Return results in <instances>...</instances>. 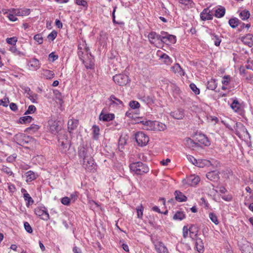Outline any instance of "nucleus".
<instances>
[{"label":"nucleus","mask_w":253,"mask_h":253,"mask_svg":"<svg viewBox=\"0 0 253 253\" xmlns=\"http://www.w3.org/2000/svg\"><path fill=\"white\" fill-rule=\"evenodd\" d=\"M58 142L59 150L62 153L67 155L69 158L75 156L76 151L74 148H71L70 140L64 130L59 133Z\"/></svg>","instance_id":"obj_1"},{"label":"nucleus","mask_w":253,"mask_h":253,"mask_svg":"<svg viewBox=\"0 0 253 253\" xmlns=\"http://www.w3.org/2000/svg\"><path fill=\"white\" fill-rule=\"evenodd\" d=\"M129 168L131 171L137 175H142L149 171L148 167L140 162L131 163Z\"/></svg>","instance_id":"obj_2"},{"label":"nucleus","mask_w":253,"mask_h":253,"mask_svg":"<svg viewBox=\"0 0 253 253\" xmlns=\"http://www.w3.org/2000/svg\"><path fill=\"white\" fill-rule=\"evenodd\" d=\"M160 41L166 44H173L176 42V37L172 35H170L167 32L162 31L161 32Z\"/></svg>","instance_id":"obj_3"},{"label":"nucleus","mask_w":253,"mask_h":253,"mask_svg":"<svg viewBox=\"0 0 253 253\" xmlns=\"http://www.w3.org/2000/svg\"><path fill=\"white\" fill-rule=\"evenodd\" d=\"M135 138L138 145L140 146H145L149 141V137L141 131L135 133Z\"/></svg>","instance_id":"obj_4"},{"label":"nucleus","mask_w":253,"mask_h":253,"mask_svg":"<svg viewBox=\"0 0 253 253\" xmlns=\"http://www.w3.org/2000/svg\"><path fill=\"white\" fill-rule=\"evenodd\" d=\"M35 213L37 215L40 216L42 219L45 221L48 220L50 218L47 209L44 206L37 207L35 209Z\"/></svg>","instance_id":"obj_5"},{"label":"nucleus","mask_w":253,"mask_h":253,"mask_svg":"<svg viewBox=\"0 0 253 253\" xmlns=\"http://www.w3.org/2000/svg\"><path fill=\"white\" fill-rule=\"evenodd\" d=\"M30 138L25 134L19 133L14 135L13 139L18 145L24 146L29 142Z\"/></svg>","instance_id":"obj_6"},{"label":"nucleus","mask_w":253,"mask_h":253,"mask_svg":"<svg viewBox=\"0 0 253 253\" xmlns=\"http://www.w3.org/2000/svg\"><path fill=\"white\" fill-rule=\"evenodd\" d=\"M113 80L116 84L123 86L127 84L129 79L128 77L126 75L118 74L113 77Z\"/></svg>","instance_id":"obj_7"},{"label":"nucleus","mask_w":253,"mask_h":253,"mask_svg":"<svg viewBox=\"0 0 253 253\" xmlns=\"http://www.w3.org/2000/svg\"><path fill=\"white\" fill-rule=\"evenodd\" d=\"M109 108H116L117 107L124 106V103L114 95H111L108 99Z\"/></svg>","instance_id":"obj_8"},{"label":"nucleus","mask_w":253,"mask_h":253,"mask_svg":"<svg viewBox=\"0 0 253 253\" xmlns=\"http://www.w3.org/2000/svg\"><path fill=\"white\" fill-rule=\"evenodd\" d=\"M83 166L88 170H92L95 169V165L94 164L93 158L90 156L85 159H84Z\"/></svg>","instance_id":"obj_9"},{"label":"nucleus","mask_w":253,"mask_h":253,"mask_svg":"<svg viewBox=\"0 0 253 253\" xmlns=\"http://www.w3.org/2000/svg\"><path fill=\"white\" fill-rule=\"evenodd\" d=\"M27 65L28 69L32 71H36L41 67L39 60L35 58L31 59L28 61Z\"/></svg>","instance_id":"obj_10"},{"label":"nucleus","mask_w":253,"mask_h":253,"mask_svg":"<svg viewBox=\"0 0 253 253\" xmlns=\"http://www.w3.org/2000/svg\"><path fill=\"white\" fill-rule=\"evenodd\" d=\"M138 123L142 124V128L143 129L154 130L155 129V121L150 120L148 121H141Z\"/></svg>","instance_id":"obj_11"},{"label":"nucleus","mask_w":253,"mask_h":253,"mask_svg":"<svg viewBox=\"0 0 253 253\" xmlns=\"http://www.w3.org/2000/svg\"><path fill=\"white\" fill-rule=\"evenodd\" d=\"M195 139L197 145L198 144H204L206 146L210 145V141L208 138L203 134H196Z\"/></svg>","instance_id":"obj_12"},{"label":"nucleus","mask_w":253,"mask_h":253,"mask_svg":"<svg viewBox=\"0 0 253 253\" xmlns=\"http://www.w3.org/2000/svg\"><path fill=\"white\" fill-rule=\"evenodd\" d=\"M184 181H185V184L190 186H194L197 185L200 181V177L197 175H191L188 177Z\"/></svg>","instance_id":"obj_13"},{"label":"nucleus","mask_w":253,"mask_h":253,"mask_svg":"<svg viewBox=\"0 0 253 253\" xmlns=\"http://www.w3.org/2000/svg\"><path fill=\"white\" fill-rule=\"evenodd\" d=\"M213 13L211 12L209 8H205L200 14L201 19L203 21L211 20L212 19Z\"/></svg>","instance_id":"obj_14"},{"label":"nucleus","mask_w":253,"mask_h":253,"mask_svg":"<svg viewBox=\"0 0 253 253\" xmlns=\"http://www.w3.org/2000/svg\"><path fill=\"white\" fill-rule=\"evenodd\" d=\"M206 176L211 181L218 182L219 180V172L216 170H213L208 172Z\"/></svg>","instance_id":"obj_15"},{"label":"nucleus","mask_w":253,"mask_h":253,"mask_svg":"<svg viewBox=\"0 0 253 253\" xmlns=\"http://www.w3.org/2000/svg\"><path fill=\"white\" fill-rule=\"evenodd\" d=\"M15 15L18 16L28 15L30 13V10L28 8H12Z\"/></svg>","instance_id":"obj_16"},{"label":"nucleus","mask_w":253,"mask_h":253,"mask_svg":"<svg viewBox=\"0 0 253 253\" xmlns=\"http://www.w3.org/2000/svg\"><path fill=\"white\" fill-rule=\"evenodd\" d=\"M79 124V121L77 119H70L68 122V129L69 132L71 133L72 131L75 130Z\"/></svg>","instance_id":"obj_17"},{"label":"nucleus","mask_w":253,"mask_h":253,"mask_svg":"<svg viewBox=\"0 0 253 253\" xmlns=\"http://www.w3.org/2000/svg\"><path fill=\"white\" fill-rule=\"evenodd\" d=\"M242 41L245 44L252 47L253 45V35L249 34L242 38Z\"/></svg>","instance_id":"obj_18"},{"label":"nucleus","mask_w":253,"mask_h":253,"mask_svg":"<svg viewBox=\"0 0 253 253\" xmlns=\"http://www.w3.org/2000/svg\"><path fill=\"white\" fill-rule=\"evenodd\" d=\"M155 247L158 253H169L167 248L161 242H158L155 244Z\"/></svg>","instance_id":"obj_19"},{"label":"nucleus","mask_w":253,"mask_h":253,"mask_svg":"<svg viewBox=\"0 0 253 253\" xmlns=\"http://www.w3.org/2000/svg\"><path fill=\"white\" fill-rule=\"evenodd\" d=\"M231 78L229 75L224 76L222 77V90L229 89L231 87L230 85Z\"/></svg>","instance_id":"obj_20"},{"label":"nucleus","mask_w":253,"mask_h":253,"mask_svg":"<svg viewBox=\"0 0 253 253\" xmlns=\"http://www.w3.org/2000/svg\"><path fill=\"white\" fill-rule=\"evenodd\" d=\"M230 107L235 112L241 113L242 111V105L237 99H234L232 101Z\"/></svg>","instance_id":"obj_21"},{"label":"nucleus","mask_w":253,"mask_h":253,"mask_svg":"<svg viewBox=\"0 0 253 253\" xmlns=\"http://www.w3.org/2000/svg\"><path fill=\"white\" fill-rule=\"evenodd\" d=\"M170 115L172 117L175 119H182L184 117V111L182 109H178L174 111L171 112Z\"/></svg>","instance_id":"obj_22"},{"label":"nucleus","mask_w":253,"mask_h":253,"mask_svg":"<svg viewBox=\"0 0 253 253\" xmlns=\"http://www.w3.org/2000/svg\"><path fill=\"white\" fill-rule=\"evenodd\" d=\"M171 71L174 74H177L178 75L182 76L184 75V72L181 68L179 64L176 63L170 68Z\"/></svg>","instance_id":"obj_23"},{"label":"nucleus","mask_w":253,"mask_h":253,"mask_svg":"<svg viewBox=\"0 0 253 253\" xmlns=\"http://www.w3.org/2000/svg\"><path fill=\"white\" fill-rule=\"evenodd\" d=\"M185 145L189 148L194 149L197 145L195 139H192L190 138H186L184 140Z\"/></svg>","instance_id":"obj_24"},{"label":"nucleus","mask_w":253,"mask_h":253,"mask_svg":"<svg viewBox=\"0 0 253 253\" xmlns=\"http://www.w3.org/2000/svg\"><path fill=\"white\" fill-rule=\"evenodd\" d=\"M179 2L184 5L186 8H192L195 6V4L192 0H178Z\"/></svg>","instance_id":"obj_25"},{"label":"nucleus","mask_w":253,"mask_h":253,"mask_svg":"<svg viewBox=\"0 0 253 253\" xmlns=\"http://www.w3.org/2000/svg\"><path fill=\"white\" fill-rule=\"evenodd\" d=\"M115 116L113 114H104L102 112L99 115L100 120L103 121H110L114 119Z\"/></svg>","instance_id":"obj_26"},{"label":"nucleus","mask_w":253,"mask_h":253,"mask_svg":"<svg viewBox=\"0 0 253 253\" xmlns=\"http://www.w3.org/2000/svg\"><path fill=\"white\" fill-rule=\"evenodd\" d=\"M60 129L59 126V121H54L52 122L50 126V130L52 133L58 132Z\"/></svg>","instance_id":"obj_27"},{"label":"nucleus","mask_w":253,"mask_h":253,"mask_svg":"<svg viewBox=\"0 0 253 253\" xmlns=\"http://www.w3.org/2000/svg\"><path fill=\"white\" fill-rule=\"evenodd\" d=\"M174 195L176 200L178 202H185L187 200V197L179 191H175L174 192Z\"/></svg>","instance_id":"obj_28"},{"label":"nucleus","mask_w":253,"mask_h":253,"mask_svg":"<svg viewBox=\"0 0 253 253\" xmlns=\"http://www.w3.org/2000/svg\"><path fill=\"white\" fill-rule=\"evenodd\" d=\"M25 176L26 178V181L27 182L32 181L35 179H36L37 177V175L33 171L30 170L25 173Z\"/></svg>","instance_id":"obj_29"},{"label":"nucleus","mask_w":253,"mask_h":253,"mask_svg":"<svg viewBox=\"0 0 253 253\" xmlns=\"http://www.w3.org/2000/svg\"><path fill=\"white\" fill-rule=\"evenodd\" d=\"M161 34H157L155 32H151L148 35V39L151 43H154L156 40L160 41Z\"/></svg>","instance_id":"obj_30"},{"label":"nucleus","mask_w":253,"mask_h":253,"mask_svg":"<svg viewBox=\"0 0 253 253\" xmlns=\"http://www.w3.org/2000/svg\"><path fill=\"white\" fill-rule=\"evenodd\" d=\"M42 75L46 79H51L54 76V73L53 71L46 69L42 70Z\"/></svg>","instance_id":"obj_31"},{"label":"nucleus","mask_w":253,"mask_h":253,"mask_svg":"<svg viewBox=\"0 0 253 253\" xmlns=\"http://www.w3.org/2000/svg\"><path fill=\"white\" fill-rule=\"evenodd\" d=\"M78 155L83 160L85 159L87 157L90 156L88 155L87 149L84 147H82L79 150Z\"/></svg>","instance_id":"obj_32"},{"label":"nucleus","mask_w":253,"mask_h":253,"mask_svg":"<svg viewBox=\"0 0 253 253\" xmlns=\"http://www.w3.org/2000/svg\"><path fill=\"white\" fill-rule=\"evenodd\" d=\"M147 104H152L154 103V97L149 95H144L139 98Z\"/></svg>","instance_id":"obj_33"},{"label":"nucleus","mask_w":253,"mask_h":253,"mask_svg":"<svg viewBox=\"0 0 253 253\" xmlns=\"http://www.w3.org/2000/svg\"><path fill=\"white\" fill-rule=\"evenodd\" d=\"M12 10V8L9 9L7 10V11L4 13H7L8 14L7 17L10 21L15 22L17 20V18L16 15L14 14V11Z\"/></svg>","instance_id":"obj_34"},{"label":"nucleus","mask_w":253,"mask_h":253,"mask_svg":"<svg viewBox=\"0 0 253 253\" xmlns=\"http://www.w3.org/2000/svg\"><path fill=\"white\" fill-rule=\"evenodd\" d=\"M250 16V13L249 10L244 9L239 12V17L243 20H247Z\"/></svg>","instance_id":"obj_35"},{"label":"nucleus","mask_w":253,"mask_h":253,"mask_svg":"<svg viewBox=\"0 0 253 253\" xmlns=\"http://www.w3.org/2000/svg\"><path fill=\"white\" fill-rule=\"evenodd\" d=\"M161 59H163V62L167 65H170L172 63V60L166 53H163L160 56Z\"/></svg>","instance_id":"obj_36"},{"label":"nucleus","mask_w":253,"mask_h":253,"mask_svg":"<svg viewBox=\"0 0 253 253\" xmlns=\"http://www.w3.org/2000/svg\"><path fill=\"white\" fill-rule=\"evenodd\" d=\"M166 126L160 122L155 121L154 131H163L166 129Z\"/></svg>","instance_id":"obj_37"},{"label":"nucleus","mask_w":253,"mask_h":253,"mask_svg":"<svg viewBox=\"0 0 253 253\" xmlns=\"http://www.w3.org/2000/svg\"><path fill=\"white\" fill-rule=\"evenodd\" d=\"M198 233V230L197 229L193 226L189 227V236L193 240H196L197 239V235Z\"/></svg>","instance_id":"obj_38"},{"label":"nucleus","mask_w":253,"mask_h":253,"mask_svg":"<svg viewBox=\"0 0 253 253\" xmlns=\"http://www.w3.org/2000/svg\"><path fill=\"white\" fill-rule=\"evenodd\" d=\"M195 247L198 252L200 253L203 249L204 245L202 240L200 238L196 239Z\"/></svg>","instance_id":"obj_39"},{"label":"nucleus","mask_w":253,"mask_h":253,"mask_svg":"<svg viewBox=\"0 0 253 253\" xmlns=\"http://www.w3.org/2000/svg\"><path fill=\"white\" fill-rule=\"evenodd\" d=\"M216 81L214 79H211L208 81L207 84V87L209 89L215 90L217 87Z\"/></svg>","instance_id":"obj_40"},{"label":"nucleus","mask_w":253,"mask_h":253,"mask_svg":"<svg viewBox=\"0 0 253 253\" xmlns=\"http://www.w3.org/2000/svg\"><path fill=\"white\" fill-rule=\"evenodd\" d=\"M239 20L237 18H233L229 20V24L233 28H235L237 27L239 23Z\"/></svg>","instance_id":"obj_41"},{"label":"nucleus","mask_w":253,"mask_h":253,"mask_svg":"<svg viewBox=\"0 0 253 253\" xmlns=\"http://www.w3.org/2000/svg\"><path fill=\"white\" fill-rule=\"evenodd\" d=\"M32 120L33 118L32 117L30 116H26L20 118L19 122L21 124L29 123L32 121Z\"/></svg>","instance_id":"obj_42"},{"label":"nucleus","mask_w":253,"mask_h":253,"mask_svg":"<svg viewBox=\"0 0 253 253\" xmlns=\"http://www.w3.org/2000/svg\"><path fill=\"white\" fill-rule=\"evenodd\" d=\"M100 129L99 127L96 125H94L92 127L93 138L94 139H97L99 135Z\"/></svg>","instance_id":"obj_43"},{"label":"nucleus","mask_w":253,"mask_h":253,"mask_svg":"<svg viewBox=\"0 0 253 253\" xmlns=\"http://www.w3.org/2000/svg\"><path fill=\"white\" fill-rule=\"evenodd\" d=\"M1 170L2 171L7 174L8 176H12L13 177H14V174L13 173V172L9 168L5 166H3Z\"/></svg>","instance_id":"obj_44"},{"label":"nucleus","mask_w":253,"mask_h":253,"mask_svg":"<svg viewBox=\"0 0 253 253\" xmlns=\"http://www.w3.org/2000/svg\"><path fill=\"white\" fill-rule=\"evenodd\" d=\"M185 215L183 212L182 211H177L173 216V219L175 220H181L185 218Z\"/></svg>","instance_id":"obj_45"},{"label":"nucleus","mask_w":253,"mask_h":253,"mask_svg":"<svg viewBox=\"0 0 253 253\" xmlns=\"http://www.w3.org/2000/svg\"><path fill=\"white\" fill-rule=\"evenodd\" d=\"M187 158L189 162H191L195 166H198L199 167H202L200 164H199L198 161L192 156H187Z\"/></svg>","instance_id":"obj_46"},{"label":"nucleus","mask_w":253,"mask_h":253,"mask_svg":"<svg viewBox=\"0 0 253 253\" xmlns=\"http://www.w3.org/2000/svg\"><path fill=\"white\" fill-rule=\"evenodd\" d=\"M243 253H253V248L249 244L243 247L242 249Z\"/></svg>","instance_id":"obj_47"},{"label":"nucleus","mask_w":253,"mask_h":253,"mask_svg":"<svg viewBox=\"0 0 253 253\" xmlns=\"http://www.w3.org/2000/svg\"><path fill=\"white\" fill-rule=\"evenodd\" d=\"M23 198L25 201H27V203H26V206L27 207L30 205H32L34 203V200L29 194L24 195Z\"/></svg>","instance_id":"obj_48"},{"label":"nucleus","mask_w":253,"mask_h":253,"mask_svg":"<svg viewBox=\"0 0 253 253\" xmlns=\"http://www.w3.org/2000/svg\"><path fill=\"white\" fill-rule=\"evenodd\" d=\"M38 95L32 92L31 93L28 94L27 97L33 102L37 103Z\"/></svg>","instance_id":"obj_49"},{"label":"nucleus","mask_w":253,"mask_h":253,"mask_svg":"<svg viewBox=\"0 0 253 253\" xmlns=\"http://www.w3.org/2000/svg\"><path fill=\"white\" fill-rule=\"evenodd\" d=\"M137 211V215L138 218L141 219L143 216V212L144 210V208L142 205L138 206L136 209Z\"/></svg>","instance_id":"obj_50"},{"label":"nucleus","mask_w":253,"mask_h":253,"mask_svg":"<svg viewBox=\"0 0 253 253\" xmlns=\"http://www.w3.org/2000/svg\"><path fill=\"white\" fill-rule=\"evenodd\" d=\"M129 106L131 108L133 109H138L140 107L139 103L136 101L134 100L130 101L129 102Z\"/></svg>","instance_id":"obj_51"},{"label":"nucleus","mask_w":253,"mask_h":253,"mask_svg":"<svg viewBox=\"0 0 253 253\" xmlns=\"http://www.w3.org/2000/svg\"><path fill=\"white\" fill-rule=\"evenodd\" d=\"M209 217L212 222H213L215 224H218L219 221L215 214L212 212H210L209 213Z\"/></svg>","instance_id":"obj_52"},{"label":"nucleus","mask_w":253,"mask_h":253,"mask_svg":"<svg viewBox=\"0 0 253 253\" xmlns=\"http://www.w3.org/2000/svg\"><path fill=\"white\" fill-rule=\"evenodd\" d=\"M236 125L237 127H239L240 129V130L242 131L244 134H246L248 135H249V132L248 131L247 129L243 125H242L241 123H236Z\"/></svg>","instance_id":"obj_53"},{"label":"nucleus","mask_w":253,"mask_h":253,"mask_svg":"<svg viewBox=\"0 0 253 253\" xmlns=\"http://www.w3.org/2000/svg\"><path fill=\"white\" fill-rule=\"evenodd\" d=\"M40 128V126L35 124H32L31 126L26 129V131H32L33 132H35L37 131Z\"/></svg>","instance_id":"obj_54"},{"label":"nucleus","mask_w":253,"mask_h":253,"mask_svg":"<svg viewBox=\"0 0 253 253\" xmlns=\"http://www.w3.org/2000/svg\"><path fill=\"white\" fill-rule=\"evenodd\" d=\"M76 3L77 5L83 6L85 9L87 8L88 4L87 1L85 0H76Z\"/></svg>","instance_id":"obj_55"},{"label":"nucleus","mask_w":253,"mask_h":253,"mask_svg":"<svg viewBox=\"0 0 253 253\" xmlns=\"http://www.w3.org/2000/svg\"><path fill=\"white\" fill-rule=\"evenodd\" d=\"M9 50L12 53H14V54H15L16 55H19V56L23 55V53L21 52V51L18 50L16 48V47L14 46H11Z\"/></svg>","instance_id":"obj_56"},{"label":"nucleus","mask_w":253,"mask_h":253,"mask_svg":"<svg viewBox=\"0 0 253 253\" xmlns=\"http://www.w3.org/2000/svg\"><path fill=\"white\" fill-rule=\"evenodd\" d=\"M61 203L65 206H69L71 202V199L68 197H64L61 200Z\"/></svg>","instance_id":"obj_57"},{"label":"nucleus","mask_w":253,"mask_h":253,"mask_svg":"<svg viewBox=\"0 0 253 253\" xmlns=\"http://www.w3.org/2000/svg\"><path fill=\"white\" fill-rule=\"evenodd\" d=\"M190 87L191 89L195 93V94L197 95L200 93V89L197 87V86L193 83H191L190 84Z\"/></svg>","instance_id":"obj_58"},{"label":"nucleus","mask_w":253,"mask_h":253,"mask_svg":"<svg viewBox=\"0 0 253 253\" xmlns=\"http://www.w3.org/2000/svg\"><path fill=\"white\" fill-rule=\"evenodd\" d=\"M17 41V39L16 37H13L10 38L6 39V42L10 44L14 45Z\"/></svg>","instance_id":"obj_59"},{"label":"nucleus","mask_w":253,"mask_h":253,"mask_svg":"<svg viewBox=\"0 0 253 253\" xmlns=\"http://www.w3.org/2000/svg\"><path fill=\"white\" fill-rule=\"evenodd\" d=\"M36 110V108L34 105H31L28 107V110L25 112V114H30L34 113Z\"/></svg>","instance_id":"obj_60"},{"label":"nucleus","mask_w":253,"mask_h":253,"mask_svg":"<svg viewBox=\"0 0 253 253\" xmlns=\"http://www.w3.org/2000/svg\"><path fill=\"white\" fill-rule=\"evenodd\" d=\"M213 15H214L215 17L217 18H221V8L219 7L215 10H214L213 12Z\"/></svg>","instance_id":"obj_61"},{"label":"nucleus","mask_w":253,"mask_h":253,"mask_svg":"<svg viewBox=\"0 0 253 253\" xmlns=\"http://www.w3.org/2000/svg\"><path fill=\"white\" fill-rule=\"evenodd\" d=\"M212 40L213 41L215 45L219 46L220 45L221 40L218 38L217 36L212 35Z\"/></svg>","instance_id":"obj_62"},{"label":"nucleus","mask_w":253,"mask_h":253,"mask_svg":"<svg viewBox=\"0 0 253 253\" xmlns=\"http://www.w3.org/2000/svg\"><path fill=\"white\" fill-rule=\"evenodd\" d=\"M57 33L55 31H52L47 36V38L53 41L57 37Z\"/></svg>","instance_id":"obj_63"},{"label":"nucleus","mask_w":253,"mask_h":253,"mask_svg":"<svg viewBox=\"0 0 253 253\" xmlns=\"http://www.w3.org/2000/svg\"><path fill=\"white\" fill-rule=\"evenodd\" d=\"M34 39L39 44H42L43 42V38L40 34H37L35 35Z\"/></svg>","instance_id":"obj_64"}]
</instances>
